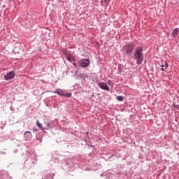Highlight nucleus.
<instances>
[{"instance_id": "nucleus-14", "label": "nucleus", "mask_w": 179, "mask_h": 179, "mask_svg": "<svg viewBox=\"0 0 179 179\" xmlns=\"http://www.w3.org/2000/svg\"><path fill=\"white\" fill-rule=\"evenodd\" d=\"M106 3H108L110 2V0H104Z\"/></svg>"}, {"instance_id": "nucleus-9", "label": "nucleus", "mask_w": 179, "mask_h": 179, "mask_svg": "<svg viewBox=\"0 0 179 179\" xmlns=\"http://www.w3.org/2000/svg\"><path fill=\"white\" fill-rule=\"evenodd\" d=\"M178 31H179L178 28H176V29L173 30V33H172L173 37L176 38V36H178Z\"/></svg>"}, {"instance_id": "nucleus-1", "label": "nucleus", "mask_w": 179, "mask_h": 179, "mask_svg": "<svg viewBox=\"0 0 179 179\" xmlns=\"http://www.w3.org/2000/svg\"><path fill=\"white\" fill-rule=\"evenodd\" d=\"M134 59L136 61L138 65H141L143 62V49L141 47H137L134 50Z\"/></svg>"}, {"instance_id": "nucleus-11", "label": "nucleus", "mask_w": 179, "mask_h": 179, "mask_svg": "<svg viewBox=\"0 0 179 179\" xmlns=\"http://www.w3.org/2000/svg\"><path fill=\"white\" fill-rule=\"evenodd\" d=\"M161 66H162L161 71H164V66H166L165 69H167V68H169V64L164 63V64H162Z\"/></svg>"}, {"instance_id": "nucleus-6", "label": "nucleus", "mask_w": 179, "mask_h": 179, "mask_svg": "<svg viewBox=\"0 0 179 179\" xmlns=\"http://www.w3.org/2000/svg\"><path fill=\"white\" fill-rule=\"evenodd\" d=\"M98 86H99V87H101V89H102L103 90H110V87L107 85V83H99Z\"/></svg>"}, {"instance_id": "nucleus-13", "label": "nucleus", "mask_w": 179, "mask_h": 179, "mask_svg": "<svg viewBox=\"0 0 179 179\" xmlns=\"http://www.w3.org/2000/svg\"><path fill=\"white\" fill-rule=\"evenodd\" d=\"M48 124H50V122L45 121L43 125H48Z\"/></svg>"}, {"instance_id": "nucleus-16", "label": "nucleus", "mask_w": 179, "mask_h": 179, "mask_svg": "<svg viewBox=\"0 0 179 179\" xmlns=\"http://www.w3.org/2000/svg\"><path fill=\"white\" fill-rule=\"evenodd\" d=\"M73 65L74 66H77L76 64V63H73Z\"/></svg>"}, {"instance_id": "nucleus-2", "label": "nucleus", "mask_w": 179, "mask_h": 179, "mask_svg": "<svg viewBox=\"0 0 179 179\" xmlns=\"http://www.w3.org/2000/svg\"><path fill=\"white\" fill-rule=\"evenodd\" d=\"M134 48H135V43H130L124 46V50L127 55H131L132 51H134Z\"/></svg>"}, {"instance_id": "nucleus-12", "label": "nucleus", "mask_w": 179, "mask_h": 179, "mask_svg": "<svg viewBox=\"0 0 179 179\" xmlns=\"http://www.w3.org/2000/svg\"><path fill=\"white\" fill-rule=\"evenodd\" d=\"M117 100L118 101H122L123 100H124V96H117Z\"/></svg>"}, {"instance_id": "nucleus-4", "label": "nucleus", "mask_w": 179, "mask_h": 179, "mask_svg": "<svg viewBox=\"0 0 179 179\" xmlns=\"http://www.w3.org/2000/svg\"><path fill=\"white\" fill-rule=\"evenodd\" d=\"M16 76V73L15 71H10L4 75L5 80H10V79H13Z\"/></svg>"}, {"instance_id": "nucleus-15", "label": "nucleus", "mask_w": 179, "mask_h": 179, "mask_svg": "<svg viewBox=\"0 0 179 179\" xmlns=\"http://www.w3.org/2000/svg\"><path fill=\"white\" fill-rule=\"evenodd\" d=\"M174 107H176L177 108H178V105L174 106Z\"/></svg>"}, {"instance_id": "nucleus-7", "label": "nucleus", "mask_w": 179, "mask_h": 179, "mask_svg": "<svg viewBox=\"0 0 179 179\" xmlns=\"http://www.w3.org/2000/svg\"><path fill=\"white\" fill-rule=\"evenodd\" d=\"M36 125L41 129H48V128H50V123H48V124L43 126V124L40 123L38 120L36 121Z\"/></svg>"}, {"instance_id": "nucleus-3", "label": "nucleus", "mask_w": 179, "mask_h": 179, "mask_svg": "<svg viewBox=\"0 0 179 179\" xmlns=\"http://www.w3.org/2000/svg\"><path fill=\"white\" fill-rule=\"evenodd\" d=\"M78 65L82 68H87L90 65V60L89 59H83L78 62Z\"/></svg>"}, {"instance_id": "nucleus-17", "label": "nucleus", "mask_w": 179, "mask_h": 179, "mask_svg": "<svg viewBox=\"0 0 179 179\" xmlns=\"http://www.w3.org/2000/svg\"><path fill=\"white\" fill-rule=\"evenodd\" d=\"M0 6H1V3H0Z\"/></svg>"}, {"instance_id": "nucleus-5", "label": "nucleus", "mask_w": 179, "mask_h": 179, "mask_svg": "<svg viewBox=\"0 0 179 179\" xmlns=\"http://www.w3.org/2000/svg\"><path fill=\"white\" fill-rule=\"evenodd\" d=\"M53 93H57L59 96H64V97H71L72 94H65V92L61 89H58Z\"/></svg>"}, {"instance_id": "nucleus-8", "label": "nucleus", "mask_w": 179, "mask_h": 179, "mask_svg": "<svg viewBox=\"0 0 179 179\" xmlns=\"http://www.w3.org/2000/svg\"><path fill=\"white\" fill-rule=\"evenodd\" d=\"M24 138L25 141H30L31 139V133L30 131H26L24 134Z\"/></svg>"}, {"instance_id": "nucleus-10", "label": "nucleus", "mask_w": 179, "mask_h": 179, "mask_svg": "<svg viewBox=\"0 0 179 179\" xmlns=\"http://www.w3.org/2000/svg\"><path fill=\"white\" fill-rule=\"evenodd\" d=\"M66 59H68L69 61V62H72V61L75 60V58L72 55H67Z\"/></svg>"}]
</instances>
